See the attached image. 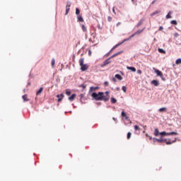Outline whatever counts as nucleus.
I'll return each instance as SVG.
<instances>
[{
  "mask_svg": "<svg viewBox=\"0 0 181 181\" xmlns=\"http://www.w3.org/2000/svg\"><path fill=\"white\" fill-rule=\"evenodd\" d=\"M137 73H138V74H142V71L138 70V71H137Z\"/></svg>",
  "mask_w": 181,
  "mask_h": 181,
  "instance_id": "42",
  "label": "nucleus"
},
{
  "mask_svg": "<svg viewBox=\"0 0 181 181\" xmlns=\"http://www.w3.org/2000/svg\"><path fill=\"white\" fill-rule=\"evenodd\" d=\"M151 84H153V86H155L156 87H158V86H159V81L156 80H153L151 81Z\"/></svg>",
  "mask_w": 181,
  "mask_h": 181,
  "instance_id": "12",
  "label": "nucleus"
},
{
  "mask_svg": "<svg viewBox=\"0 0 181 181\" xmlns=\"http://www.w3.org/2000/svg\"><path fill=\"white\" fill-rule=\"evenodd\" d=\"M160 135H161V136H163V135L165 136H168V135H178V134L177 132H172L170 133H168L166 132H162L160 133Z\"/></svg>",
  "mask_w": 181,
  "mask_h": 181,
  "instance_id": "5",
  "label": "nucleus"
},
{
  "mask_svg": "<svg viewBox=\"0 0 181 181\" xmlns=\"http://www.w3.org/2000/svg\"><path fill=\"white\" fill-rule=\"evenodd\" d=\"M23 100H24V101H28L29 98H28V95H24L22 97Z\"/></svg>",
  "mask_w": 181,
  "mask_h": 181,
  "instance_id": "19",
  "label": "nucleus"
},
{
  "mask_svg": "<svg viewBox=\"0 0 181 181\" xmlns=\"http://www.w3.org/2000/svg\"><path fill=\"white\" fill-rule=\"evenodd\" d=\"M57 98H58V103H60L63 98H64V95L63 93H61L59 95H57Z\"/></svg>",
  "mask_w": 181,
  "mask_h": 181,
  "instance_id": "8",
  "label": "nucleus"
},
{
  "mask_svg": "<svg viewBox=\"0 0 181 181\" xmlns=\"http://www.w3.org/2000/svg\"><path fill=\"white\" fill-rule=\"evenodd\" d=\"M127 70H131L132 71H133V73H135V71H136V69H135V67L134 66H127Z\"/></svg>",
  "mask_w": 181,
  "mask_h": 181,
  "instance_id": "10",
  "label": "nucleus"
},
{
  "mask_svg": "<svg viewBox=\"0 0 181 181\" xmlns=\"http://www.w3.org/2000/svg\"><path fill=\"white\" fill-rule=\"evenodd\" d=\"M83 32H87V27L84 25L83 24L81 25Z\"/></svg>",
  "mask_w": 181,
  "mask_h": 181,
  "instance_id": "22",
  "label": "nucleus"
},
{
  "mask_svg": "<svg viewBox=\"0 0 181 181\" xmlns=\"http://www.w3.org/2000/svg\"><path fill=\"white\" fill-rule=\"evenodd\" d=\"M170 13H172V12L169 11V13L166 16V19H170L172 18V16H170Z\"/></svg>",
  "mask_w": 181,
  "mask_h": 181,
  "instance_id": "24",
  "label": "nucleus"
},
{
  "mask_svg": "<svg viewBox=\"0 0 181 181\" xmlns=\"http://www.w3.org/2000/svg\"><path fill=\"white\" fill-rule=\"evenodd\" d=\"M117 91H119V88H116Z\"/></svg>",
  "mask_w": 181,
  "mask_h": 181,
  "instance_id": "48",
  "label": "nucleus"
},
{
  "mask_svg": "<svg viewBox=\"0 0 181 181\" xmlns=\"http://www.w3.org/2000/svg\"><path fill=\"white\" fill-rule=\"evenodd\" d=\"M121 52H118L117 54H113L111 57H115V56H118V54H120Z\"/></svg>",
  "mask_w": 181,
  "mask_h": 181,
  "instance_id": "39",
  "label": "nucleus"
},
{
  "mask_svg": "<svg viewBox=\"0 0 181 181\" xmlns=\"http://www.w3.org/2000/svg\"><path fill=\"white\" fill-rule=\"evenodd\" d=\"M55 63H56V60L54 59V58H53L52 59V63H51L52 67H54Z\"/></svg>",
  "mask_w": 181,
  "mask_h": 181,
  "instance_id": "25",
  "label": "nucleus"
},
{
  "mask_svg": "<svg viewBox=\"0 0 181 181\" xmlns=\"http://www.w3.org/2000/svg\"><path fill=\"white\" fill-rule=\"evenodd\" d=\"M154 135H155V136H158L159 135H160V133H159V130L158 129H155Z\"/></svg>",
  "mask_w": 181,
  "mask_h": 181,
  "instance_id": "15",
  "label": "nucleus"
},
{
  "mask_svg": "<svg viewBox=\"0 0 181 181\" xmlns=\"http://www.w3.org/2000/svg\"><path fill=\"white\" fill-rule=\"evenodd\" d=\"M79 65L81 66V71H86V70L88 69V66L87 64H84V58H81L79 59Z\"/></svg>",
  "mask_w": 181,
  "mask_h": 181,
  "instance_id": "3",
  "label": "nucleus"
},
{
  "mask_svg": "<svg viewBox=\"0 0 181 181\" xmlns=\"http://www.w3.org/2000/svg\"><path fill=\"white\" fill-rule=\"evenodd\" d=\"M176 64H181V59H177L175 62Z\"/></svg>",
  "mask_w": 181,
  "mask_h": 181,
  "instance_id": "27",
  "label": "nucleus"
},
{
  "mask_svg": "<svg viewBox=\"0 0 181 181\" xmlns=\"http://www.w3.org/2000/svg\"><path fill=\"white\" fill-rule=\"evenodd\" d=\"M132 135V134L131 132H128L127 133V139H131V136Z\"/></svg>",
  "mask_w": 181,
  "mask_h": 181,
  "instance_id": "28",
  "label": "nucleus"
},
{
  "mask_svg": "<svg viewBox=\"0 0 181 181\" xmlns=\"http://www.w3.org/2000/svg\"><path fill=\"white\" fill-rule=\"evenodd\" d=\"M115 78H117V80H122V76H121L119 74H116Z\"/></svg>",
  "mask_w": 181,
  "mask_h": 181,
  "instance_id": "21",
  "label": "nucleus"
},
{
  "mask_svg": "<svg viewBox=\"0 0 181 181\" xmlns=\"http://www.w3.org/2000/svg\"><path fill=\"white\" fill-rule=\"evenodd\" d=\"M128 40H131V37H129L128 38H126L124 40H123V41L119 43V44H117L114 47L113 49H115L116 47H118V46H120V45H122V43H124V42H128Z\"/></svg>",
  "mask_w": 181,
  "mask_h": 181,
  "instance_id": "6",
  "label": "nucleus"
},
{
  "mask_svg": "<svg viewBox=\"0 0 181 181\" xmlns=\"http://www.w3.org/2000/svg\"><path fill=\"white\" fill-rule=\"evenodd\" d=\"M107 21H108V22H111V21H112V18L111 16H108Z\"/></svg>",
  "mask_w": 181,
  "mask_h": 181,
  "instance_id": "37",
  "label": "nucleus"
},
{
  "mask_svg": "<svg viewBox=\"0 0 181 181\" xmlns=\"http://www.w3.org/2000/svg\"><path fill=\"white\" fill-rule=\"evenodd\" d=\"M79 87H81L84 90V88H86V87H87V85L81 84V85H79Z\"/></svg>",
  "mask_w": 181,
  "mask_h": 181,
  "instance_id": "33",
  "label": "nucleus"
},
{
  "mask_svg": "<svg viewBox=\"0 0 181 181\" xmlns=\"http://www.w3.org/2000/svg\"><path fill=\"white\" fill-rule=\"evenodd\" d=\"M42 91H43V88H40L36 93L37 95H39V94L42 93Z\"/></svg>",
  "mask_w": 181,
  "mask_h": 181,
  "instance_id": "18",
  "label": "nucleus"
},
{
  "mask_svg": "<svg viewBox=\"0 0 181 181\" xmlns=\"http://www.w3.org/2000/svg\"><path fill=\"white\" fill-rule=\"evenodd\" d=\"M66 95H70V94H71V92H70V91H66Z\"/></svg>",
  "mask_w": 181,
  "mask_h": 181,
  "instance_id": "40",
  "label": "nucleus"
},
{
  "mask_svg": "<svg viewBox=\"0 0 181 181\" xmlns=\"http://www.w3.org/2000/svg\"><path fill=\"white\" fill-rule=\"evenodd\" d=\"M171 24L172 25H177V21L173 20V21H171Z\"/></svg>",
  "mask_w": 181,
  "mask_h": 181,
  "instance_id": "29",
  "label": "nucleus"
},
{
  "mask_svg": "<svg viewBox=\"0 0 181 181\" xmlns=\"http://www.w3.org/2000/svg\"><path fill=\"white\" fill-rule=\"evenodd\" d=\"M88 54H89V56H91V49L88 50Z\"/></svg>",
  "mask_w": 181,
  "mask_h": 181,
  "instance_id": "43",
  "label": "nucleus"
},
{
  "mask_svg": "<svg viewBox=\"0 0 181 181\" xmlns=\"http://www.w3.org/2000/svg\"><path fill=\"white\" fill-rule=\"evenodd\" d=\"M76 94H72L71 95V97H69V98H68V100H69V101H74V100H75V98H76Z\"/></svg>",
  "mask_w": 181,
  "mask_h": 181,
  "instance_id": "13",
  "label": "nucleus"
},
{
  "mask_svg": "<svg viewBox=\"0 0 181 181\" xmlns=\"http://www.w3.org/2000/svg\"><path fill=\"white\" fill-rule=\"evenodd\" d=\"M105 95H104V97H107V101L110 100V92L109 91H106L105 93Z\"/></svg>",
  "mask_w": 181,
  "mask_h": 181,
  "instance_id": "17",
  "label": "nucleus"
},
{
  "mask_svg": "<svg viewBox=\"0 0 181 181\" xmlns=\"http://www.w3.org/2000/svg\"><path fill=\"white\" fill-rule=\"evenodd\" d=\"M97 90H100V87L98 86H91L89 89V93H93V91H97Z\"/></svg>",
  "mask_w": 181,
  "mask_h": 181,
  "instance_id": "7",
  "label": "nucleus"
},
{
  "mask_svg": "<svg viewBox=\"0 0 181 181\" xmlns=\"http://www.w3.org/2000/svg\"><path fill=\"white\" fill-rule=\"evenodd\" d=\"M153 139H155L156 141H157V142H165L166 145H172V144H175V142H176V139H175L174 140H172L170 139H163V138H160V139H156L154 138Z\"/></svg>",
  "mask_w": 181,
  "mask_h": 181,
  "instance_id": "2",
  "label": "nucleus"
},
{
  "mask_svg": "<svg viewBox=\"0 0 181 181\" xmlns=\"http://www.w3.org/2000/svg\"><path fill=\"white\" fill-rule=\"evenodd\" d=\"M159 30H163V27L160 26V27L159 28Z\"/></svg>",
  "mask_w": 181,
  "mask_h": 181,
  "instance_id": "44",
  "label": "nucleus"
},
{
  "mask_svg": "<svg viewBox=\"0 0 181 181\" xmlns=\"http://www.w3.org/2000/svg\"><path fill=\"white\" fill-rule=\"evenodd\" d=\"M159 112H166L168 111V108L166 107H161L158 110Z\"/></svg>",
  "mask_w": 181,
  "mask_h": 181,
  "instance_id": "14",
  "label": "nucleus"
},
{
  "mask_svg": "<svg viewBox=\"0 0 181 181\" xmlns=\"http://www.w3.org/2000/svg\"><path fill=\"white\" fill-rule=\"evenodd\" d=\"M122 90L124 91V93H127V87L122 86Z\"/></svg>",
  "mask_w": 181,
  "mask_h": 181,
  "instance_id": "34",
  "label": "nucleus"
},
{
  "mask_svg": "<svg viewBox=\"0 0 181 181\" xmlns=\"http://www.w3.org/2000/svg\"><path fill=\"white\" fill-rule=\"evenodd\" d=\"M136 34H135V33L134 34H132L131 36H130V39H132V37H134V36H136Z\"/></svg>",
  "mask_w": 181,
  "mask_h": 181,
  "instance_id": "41",
  "label": "nucleus"
},
{
  "mask_svg": "<svg viewBox=\"0 0 181 181\" xmlns=\"http://www.w3.org/2000/svg\"><path fill=\"white\" fill-rule=\"evenodd\" d=\"M132 2H134V0H132Z\"/></svg>",
  "mask_w": 181,
  "mask_h": 181,
  "instance_id": "51",
  "label": "nucleus"
},
{
  "mask_svg": "<svg viewBox=\"0 0 181 181\" xmlns=\"http://www.w3.org/2000/svg\"><path fill=\"white\" fill-rule=\"evenodd\" d=\"M69 12H70V8L66 6L65 15H67V13H69Z\"/></svg>",
  "mask_w": 181,
  "mask_h": 181,
  "instance_id": "30",
  "label": "nucleus"
},
{
  "mask_svg": "<svg viewBox=\"0 0 181 181\" xmlns=\"http://www.w3.org/2000/svg\"><path fill=\"white\" fill-rule=\"evenodd\" d=\"M110 102L112 103V104H115V103H117V99L112 98Z\"/></svg>",
  "mask_w": 181,
  "mask_h": 181,
  "instance_id": "23",
  "label": "nucleus"
},
{
  "mask_svg": "<svg viewBox=\"0 0 181 181\" xmlns=\"http://www.w3.org/2000/svg\"><path fill=\"white\" fill-rule=\"evenodd\" d=\"M134 129H135V131H139L141 129L139 127L138 125H135L134 126Z\"/></svg>",
  "mask_w": 181,
  "mask_h": 181,
  "instance_id": "31",
  "label": "nucleus"
},
{
  "mask_svg": "<svg viewBox=\"0 0 181 181\" xmlns=\"http://www.w3.org/2000/svg\"><path fill=\"white\" fill-rule=\"evenodd\" d=\"M159 53H163V54H166V51H165L163 49L158 48Z\"/></svg>",
  "mask_w": 181,
  "mask_h": 181,
  "instance_id": "16",
  "label": "nucleus"
},
{
  "mask_svg": "<svg viewBox=\"0 0 181 181\" xmlns=\"http://www.w3.org/2000/svg\"><path fill=\"white\" fill-rule=\"evenodd\" d=\"M66 6H67V8H70L71 5L69 4H66Z\"/></svg>",
  "mask_w": 181,
  "mask_h": 181,
  "instance_id": "46",
  "label": "nucleus"
},
{
  "mask_svg": "<svg viewBox=\"0 0 181 181\" xmlns=\"http://www.w3.org/2000/svg\"><path fill=\"white\" fill-rule=\"evenodd\" d=\"M76 15H77V16H78V15H80V9L78 8H76Z\"/></svg>",
  "mask_w": 181,
  "mask_h": 181,
  "instance_id": "26",
  "label": "nucleus"
},
{
  "mask_svg": "<svg viewBox=\"0 0 181 181\" xmlns=\"http://www.w3.org/2000/svg\"><path fill=\"white\" fill-rule=\"evenodd\" d=\"M138 26H141V23H139V24H138Z\"/></svg>",
  "mask_w": 181,
  "mask_h": 181,
  "instance_id": "50",
  "label": "nucleus"
},
{
  "mask_svg": "<svg viewBox=\"0 0 181 181\" xmlns=\"http://www.w3.org/2000/svg\"><path fill=\"white\" fill-rule=\"evenodd\" d=\"M112 81H116V80H115V78H112Z\"/></svg>",
  "mask_w": 181,
  "mask_h": 181,
  "instance_id": "49",
  "label": "nucleus"
},
{
  "mask_svg": "<svg viewBox=\"0 0 181 181\" xmlns=\"http://www.w3.org/2000/svg\"><path fill=\"white\" fill-rule=\"evenodd\" d=\"M112 12H114V13H115V8H112Z\"/></svg>",
  "mask_w": 181,
  "mask_h": 181,
  "instance_id": "45",
  "label": "nucleus"
},
{
  "mask_svg": "<svg viewBox=\"0 0 181 181\" xmlns=\"http://www.w3.org/2000/svg\"><path fill=\"white\" fill-rule=\"evenodd\" d=\"M122 117H123L124 118L127 117V114L125 113V112L124 111L122 112Z\"/></svg>",
  "mask_w": 181,
  "mask_h": 181,
  "instance_id": "35",
  "label": "nucleus"
},
{
  "mask_svg": "<svg viewBox=\"0 0 181 181\" xmlns=\"http://www.w3.org/2000/svg\"><path fill=\"white\" fill-rule=\"evenodd\" d=\"M110 63H111V62H110V59H107L103 62L101 67H105V66H107V64H110Z\"/></svg>",
  "mask_w": 181,
  "mask_h": 181,
  "instance_id": "9",
  "label": "nucleus"
},
{
  "mask_svg": "<svg viewBox=\"0 0 181 181\" xmlns=\"http://www.w3.org/2000/svg\"><path fill=\"white\" fill-rule=\"evenodd\" d=\"M142 32H144V29L142 30H139L136 32H135V35H141V33H142Z\"/></svg>",
  "mask_w": 181,
  "mask_h": 181,
  "instance_id": "20",
  "label": "nucleus"
},
{
  "mask_svg": "<svg viewBox=\"0 0 181 181\" xmlns=\"http://www.w3.org/2000/svg\"><path fill=\"white\" fill-rule=\"evenodd\" d=\"M92 98H94L95 101H108V96H104V92H99L98 93L93 92L91 95Z\"/></svg>",
  "mask_w": 181,
  "mask_h": 181,
  "instance_id": "1",
  "label": "nucleus"
},
{
  "mask_svg": "<svg viewBox=\"0 0 181 181\" xmlns=\"http://www.w3.org/2000/svg\"><path fill=\"white\" fill-rule=\"evenodd\" d=\"M153 69L154 70V72L156 74L157 76H158L159 77H160L161 80H163V81H165V80H166L164 77H163V73H162V71L153 68Z\"/></svg>",
  "mask_w": 181,
  "mask_h": 181,
  "instance_id": "4",
  "label": "nucleus"
},
{
  "mask_svg": "<svg viewBox=\"0 0 181 181\" xmlns=\"http://www.w3.org/2000/svg\"><path fill=\"white\" fill-rule=\"evenodd\" d=\"M124 118H125V119H128V118H129V117H128L126 115V117H124Z\"/></svg>",
  "mask_w": 181,
  "mask_h": 181,
  "instance_id": "47",
  "label": "nucleus"
},
{
  "mask_svg": "<svg viewBox=\"0 0 181 181\" xmlns=\"http://www.w3.org/2000/svg\"><path fill=\"white\" fill-rule=\"evenodd\" d=\"M78 22H84V18L81 16V15L77 16Z\"/></svg>",
  "mask_w": 181,
  "mask_h": 181,
  "instance_id": "11",
  "label": "nucleus"
},
{
  "mask_svg": "<svg viewBox=\"0 0 181 181\" xmlns=\"http://www.w3.org/2000/svg\"><path fill=\"white\" fill-rule=\"evenodd\" d=\"M157 13H160V11H155L154 13H153L151 14V16H153L154 15H156Z\"/></svg>",
  "mask_w": 181,
  "mask_h": 181,
  "instance_id": "32",
  "label": "nucleus"
},
{
  "mask_svg": "<svg viewBox=\"0 0 181 181\" xmlns=\"http://www.w3.org/2000/svg\"><path fill=\"white\" fill-rule=\"evenodd\" d=\"M104 86H105V87H108V86H109L108 81H105V82L104 83Z\"/></svg>",
  "mask_w": 181,
  "mask_h": 181,
  "instance_id": "36",
  "label": "nucleus"
},
{
  "mask_svg": "<svg viewBox=\"0 0 181 181\" xmlns=\"http://www.w3.org/2000/svg\"><path fill=\"white\" fill-rule=\"evenodd\" d=\"M174 37H179V33H174Z\"/></svg>",
  "mask_w": 181,
  "mask_h": 181,
  "instance_id": "38",
  "label": "nucleus"
}]
</instances>
